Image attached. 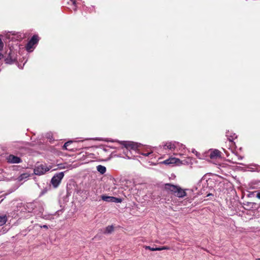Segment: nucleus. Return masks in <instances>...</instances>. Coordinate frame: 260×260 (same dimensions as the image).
<instances>
[{"label":"nucleus","instance_id":"1","mask_svg":"<svg viewBox=\"0 0 260 260\" xmlns=\"http://www.w3.org/2000/svg\"><path fill=\"white\" fill-rule=\"evenodd\" d=\"M107 141L115 142L122 145L123 146L122 149L123 153L125 154V157L128 159L133 158L132 151H136L139 147L138 143L131 141H119L112 140H108Z\"/></svg>","mask_w":260,"mask_h":260},{"label":"nucleus","instance_id":"2","mask_svg":"<svg viewBox=\"0 0 260 260\" xmlns=\"http://www.w3.org/2000/svg\"><path fill=\"white\" fill-rule=\"evenodd\" d=\"M165 188L167 190L170 191L176 197L179 198H182L187 195L186 192V190L187 189H182L178 185H175L170 183H167L165 184Z\"/></svg>","mask_w":260,"mask_h":260},{"label":"nucleus","instance_id":"3","mask_svg":"<svg viewBox=\"0 0 260 260\" xmlns=\"http://www.w3.org/2000/svg\"><path fill=\"white\" fill-rule=\"evenodd\" d=\"M64 176L63 172L56 174L51 179V183L54 187H57L60 184L61 180Z\"/></svg>","mask_w":260,"mask_h":260},{"label":"nucleus","instance_id":"4","mask_svg":"<svg viewBox=\"0 0 260 260\" xmlns=\"http://www.w3.org/2000/svg\"><path fill=\"white\" fill-rule=\"evenodd\" d=\"M49 169L44 165H39L35 167L34 172L36 175H41L48 171Z\"/></svg>","mask_w":260,"mask_h":260},{"label":"nucleus","instance_id":"5","mask_svg":"<svg viewBox=\"0 0 260 260\" xmlns=\"http://www.w3.org/2000/svg\"><path fill=\"white\" fill-rule=\"evenodd\" d=\"M38 40L37 36H33L26 46V50L28 52L32 51L31 49H33L34 46L38 43Z\"/></svg>","mask_w":260,"mask_h":260},{"label":"nucleus","instance_id":"6","mask_svg":"<svg viewBox=\"0 0 260 260\" xmlns=\"http://www.w3.org/2000/svg\"><path fill=\"white\" fill-rule=\"evenodd\" d=\"M180 146V144L176 142H167L164 145L165 149H168L171 151H174Z\"/></svg>","mask_w":260,"mask_h":260},{"label":"nucleus","instance_id":"7","mask_svg":"<svg viewBox=\"0 0 260 260\" xmlns=\"http://www.w3.org/2000/svg\"><path fill=\"white\" fill-rule=\"evenodd\" d=\"M101 199L107 202H112V203H121L122 202V200L120 198H117L114 197L107 196L105 195H102L101 196Z\"/></svg>","mask_w":260,"mask_h":260},{"label":"nucleus","instance_id":"8","mask_svg":"<svg viewBox=\"0 0 260 260\" xmlns=\"http://www.w3.org/2000/svg\"><path fill=\"white\" fill-rule=\"evenodd\" d=\"M7 161L11 164H19L22 162L21 159L17 156L10 154L7 157Z\"/></svg>","mask_w":260,"mask_h":260},{"label":"nucleus","instance_id":"9","mask_svg":"<svg viewBox=\"0 0 260 260\" xmlns=\"http://www.w3.org/2000/svg\"><path fill=\"white\" fill-rule=\"evenodd\" d=\"M209 156L211 159H218L221 157V152L217 149L210 150Z\"/></svg>","mask_w":260,"mask_h":260},{"label":"nucleus","instance_id":"10","mask_svg":"<svg viewBox=\"0 0 260 260\" xmlns=\"http://www.w3.org/2000/svg\"><path fill=\"white\" fill-rule=\"evenodd\" d=\"M181 161L179 159L176 158H170L164 161L165 164H179Z\"/></svg>","mask_w":260,"mask_h":260},{"label":"nucleus","instance_id":"11","mask_svg":"<svg viewBox=\"0 0 260 260\" xmlns=\"http://www.w3.org/2000/svg\"><path fill=\"white\" fill-rule=\"evenodd\" d=\"M226 136L230 142H232L235 139L237 138L236 134L228 131L226 133Z\"/></svg>","mask_w":260,"mask_h":260},{"label":"nucleus","instance_id":"12","mask_svg":"<svg viewBox=\"0 0 260 260\" xmlns=\"http://www.w3.org/2000/svg\"><path fill=\"white\" fill-rule=\"evenodd\" d=\"M57 214V212H55L54 214H42V218L46 220H52L54 219V216Z\"/></svg>","mask_w":260,"mask_h":260},{"label":"nucleus","instance_id":"13","mask_svg":"<svg viewBox=\"0 0 260 260\" xmlns=\"http://www.w3.org/2000/svg\"><path fill=\"white\" fill-rule=\"evenodd\" d=\"M96 170L101 174H104L106 172V168L102 165H98L96 167Z\"/></svg>","mask_w":260,"mask_h":260},{"label":"nucleus","instance_id":"14","mask_svg":"<svg viewBox=\"0 0 260 260\" xmlns=\"http://www.w3.org/2000/svg\"><path fill=\"white\" fill-rule=\"evenodd\" d=\"M114 230V227L112 225H109L106 228L104 233L105 234H110Z\"/></svg>","mask_w":260,"mask_h":260},{"label":"nucleus","instance_id":"15","mask_svg":"<svg viewBox=\"0 0 260 260\" xmlns=\"http://www.w3.org/2000/svg\"><path fill=\"white\" fill-rule=\"evenodd\" d=\"M7 221L6 216H0V226H2L6 223Z\"/></svg>","mask_w":260,"mask_h":260},{"label":"nucleus","instance_id":"16","mask_svg":"<svg viewBox=\"0 0 260 260\" xmlns=\"http://www.w3.org/2000/svg\"><path fill=\"white\" fill-rule=\"evenodd\" d=\"M255 165H250L246 166V168L250 171H255Z\"/></svg>","mask_w":260,"mask_h":260},{"label":"nucleus","instance_id":"17","mask_svg":"<svg viewBox=\"0 0 260 260\" xmlns=\"http://www.w3.org/2000/svg\"><path fill=\"white\" fill-rule=\"evenodd\" d=\"M144 247L145 249H149L151 251H158L157 247L153 248L149 246H145Z\"/></svg>","mask_w":260,"mask_h":260},{"label":"nucleus","instance_id":"18","mask_svg":"<svg viewBox=\"0 0 260 260\" xmlns=\"http://www.w3.org/2000/svg\"><path fill=\"white\" fill-rule=\"evenodd\" d=\"M157 249H158V251H161V250H170V247L169 246H162V247H157Z\"/></svg>","mask_w":260,"mask_h":260},{"label":"nucleus","instance_id":"19","mask_svg":"<svg viewBox=\"0 0 260 260\" xmlns=\"http://www.w3.org/2000/svg\"><path fill=\"white\" fill-rule=\"evenodd\" d=\"M72 143V141H68L66 143H64V144L63 145V149H68V146Z\"/></svg>","mask_w":260,"mask_h":260},{"label":"nucleus","instance_id":"20","mask_svg":"<svg viewBox=\"0 0 260 260\" xmlns=\"http://www.w3.org/2000/svg\"><path fill=\"white\" fill-rule=\"evenodd\" d=\"M28 176H29V175L27 174H23L20 176L19 179L20 180H22V179H23L24 178H27Z\"/></svg>","mask_w":260,"mask_h":260},{"label":"nucleus","instance_id":"21","mask_svg":"<svg viewBox=\"0 0 260 260\" xmlns=\"http://www.w3.org/2000/svg\"><path fill=\"white\" fill-rule=\"evenodd\" d=\"M152 153V151H150V152H147V153H142L141 154L143 156H149V155H150Z\"/></svg>","mask_w":260,"mask_h":260},{"label":"nucleus","instance_id":"22","mask_svg":"<svg viewBox=\"0 0 260 260\" xmlns=\"http://www.w3.org/2000/svg\"><path fill=\"white\" fill-rule=\"evenodd\" d=\"M3 47H4V43H3L1 38H0V50H3Z\"/></svg>","mask_w":260,"mask_h":260},{"label":"nucleus","instance_id":"23","mask_svg":"<svg viewBox=\"0 0 260 260\" xmlns=\"http://www.w3.org/2000/svg\"><path fill=\"white\" fill-rule=\"evenodd\" d=\"M41 228L48 229V226L47 225H43L40 226Z\"/></svg>","mask_w":260,"mask_h":260},{"label":"nucleus","instance_id":"24","mask_svg":"<svg viewBox=\"0 0 260 260\" xmlns=\"http://www.w3.org/2000/svg\"><path fill=\"white\" fill-rule=\"evenodd\" d=\"M256 197L260 199V191L259 192H258L257 193H256Z\"/></svg>","mask_w":260,"mask_h":260},{"label":"nucleus","instance_id":"25","mask_svg":"<svg viewBox=\"0 0 260 260\" xmlns=\"http://www.w3.org/2000/svg\"><path fill=\"white\" fill-rule=\"evenodd\" d=\"M109 147H107V148H104L103 149V151H107L108 150V148H109Z\"/></svg>","mask_w":260,"mask_h":260},{"label":"nucleus","instance_id":"26","mask_svg":"<svg viewBox=\"0 0 260 260\" xmlns=\"http://www.w3.org/2000/svg\"><path fill=\"white\" fill-rule=\"evenodd\" d=\"M242 159V157H240L239 158V159Z\"/></svg>","mask_w":260,"mask_h":260},{"label":"nucleus","instance_id":"27","mask_svg":"<svg viewBox=\"0 0 260 260\" xmlns=\"http://www.w3.org/2000/svg\"><path fill=\"white\" fill-rule=\"evenodd\" d=\"M255 260H260V258H256Z\"/></svg>","mask_w":260,"mask_h":260},{"label":"nucleus","instance_id":"28","mask_svg":"<svg viewBox=\"0 0 260 260\" xmlns=\"http://www.w3.org/2000/svg\"><path fill=\"white\" fill-rule=\"evenodd\" d=\"M89 139H85V140H89Z\"/></svg>","mask_w":260,"mask_h":260}]
</instances>
